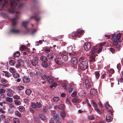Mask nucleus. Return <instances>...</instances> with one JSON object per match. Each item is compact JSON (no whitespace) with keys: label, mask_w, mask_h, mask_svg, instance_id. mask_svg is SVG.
Returning <instances> with one entry per match:
<instances>
[{"label":"nucleus","mask_w":123,"mask_h":123,"mask_svg":"<svg viewBox=\"0 0 123 123\" xmlns=\"http://www.w3.org/2000/svg\"><path fill=\"white\" fill-rule=\"evenodd\" d=\"M19 110L20 111H23L24 110V107L22 106H20L19 107Z\"/></svg>","instance_id":"54"},{"label":"nucleus","mask_w":123,"mask_h":123,"mask_svg":"<svg viewBox=\"0 0 123 123\" xmlns=\"http://www.w3.org/2000/svg\"><path fill=\"white\" fill-rule=\"evenodd\" d=\"M98 48L97 47H94L91 50L92 53L94 54L97 52V49Z\"/></svg>","instance_id":"16"},{"label":"nucleus","mask_w":123,"mask_h":123,"mask_svg":"<svg viewBox=\"0 0 123 123\" xmlns=\"http://www.w3.org/2000/svg\"><path fill=\"white\" fill-rule=\"evenodd\" d=\"M89 119L91 120H94L95 119L94 116L93 115H92L89 116Z\"/></svg>","instance_id":"58"},{"label":"nucleus","mask_w":123,"mask_h":123,"mask_svg":"<svg viewBox=\"0 0 123 123\" xmlns=\"http://www.w3.org/2000/svg\"><path fill=\"white\" fill-rule=\"evenodd\" d=\"M1 1H3V3L2 4V5L3 6H6L8 2L7 0H0V2Z\"/></svg>","instance_id":"32"},{"label":"nucleus","mask_w":123,"mask_h":123,"mask_svg":"<svg viewBox=\"0 0 123 123\" xmlns=\"http://www.w3.org/2000/svg\"><path fill=\"white\" fill-rule=\"evenodd\" d=\"M31 62L33 66H35L37 65L38 63L37 57H35L33 59L31 60Z\"/></svg>","instance_id":"7"},{"label":"nucleus","mask_w":123,"mask_h":123,"mask_svg":"<svg viewBox=\"0 0 123 123\" xmlns=\"http://www.w3.org/2000/svg\"><path fill=\"white\" fill-rule=\"evenodd\" d=\"M28 75L31 77H33L34 76H35L34 72L30 71V72H28Z\"/></svg>","instance_id":"41"},{"label":"nucleus","mask_w":123,"mask_h":123,"mask_svg":"<svg viewBox=\"0 0 123 123\" xmlns=\"http://www.w3.org/2000/svg\"><path fill=\"white\" fill-rule=\"evenodd\" d=\"M79 100L76 98H74L72 100V101L74 103H77L79 102Z\"/></svg>","instance_id":"39"},{"label":"nucleus","mask_w":123,"mask_h":123,"mask_svg":"<svg viewBox=\"0 0 123 123\" xmlns=\"http://www.w3.org/2000/svg\"><path fill=\"white\" fill-rule=\"evenodd\" d=\"M83 32V30H79L74 33V35L75 36L78 37H80V36L82 35Z\"/></svg>","instance_id":"8"},{"label":"nucleus","mask_w":123,"mask_h":123,"mask_svg":"<svg viewBox=\"0 0 123 123\" xmlns=\"http://www.w3.org/2000/svg\"><path fill=\"white\" fill-rule=\"evenodd\" d=\"M40 59L43 62L46 61L47 60V58L44 56H42L40 58Z\"/></svg>","instance_id":"31"},{"label":"nucleus","mask_w":123,"mask_h":123,"mask_svg":"<svg viewBox=\"0 0 123 123\" xmlns=\"http://www.w3.org/2000/svg\"><path fill=\"white\" fill-rule=\"evenodd\" d=\"M34 73L35 76L36 75L38 76L40 74L39 71L37 69H36L34 72Z\"/></svg>","instance_id":"19"},{"label":"nucleus","mask_w":123,"mask_h":123,"mask_svg":"<svg viewBox=\"0 0 123 123\" xmlns=\"http://www.w3.org/2000/svg\"><path fill=\"white\" fill-rule=\"evenodd\" d=\"M13 121L14 123H19V121L17 118H14L13 119Z\"/></svg>","instance_id":"44"},{"label":"nucleus","mask_w":123,"mask_h":123,"mask_svg":"<svg viewBox=\"0 0 123 123\" xmlns=\"http://www.w3.org/2000/svg\"><path fill=\"white\" fill-rule=\"evenodd\" d=\"M54 54L52 53L49 54L47 56V58L48 59H52L53 58Z\"/></svg>","instance_id":"26"},{"label":"nucleus","mask_w":123,"mask_h":123,"mask_svg":"<svg viewBox=\"0 0 123 123\" xmlns=\"http://www.w3.org/2000/svg\"><path fill=\"white\" fill-rule=\"evenodd\" d=\"M29 22L28 21H23L22 24V25L24 27H26L27 25Z\"/></svg>","instance_id":"27"},{"label":"nucleus","mask_w":123,"mask_h":123,"mask_svg":"<svg viewBox=\"0 0 123 123\" xmlns=\"http://www.w3.org/2000/svg\"><path fill=\"white\" fill-rule=\"evenodd\" d=\"M6 80L4 79H2L1 80V82L3 84L6 83Z\"/></svg>","instance_id":"61"},{"label":"nucleus","mask_w":123,"mask_h":123,"mask_svg":"<svg viewBox=\"0 0 123 123\" xmlns=\"http://www.w3.org/2000/svg\"><path fill=\"white\" fill-rule=\"evenodd\" d=\"M105 106L106 107V108L110 111V113H111L112 114L111 111H112V110L111 109V107L110 106V105L109 104V103L107 102L106 104L105 105Z\"/></svg>","instance_id":"17"},{"label":"nucleus","mask_w":123,"mask_h":123,"mask_svg":"<svg viewBox=\"0 0 123 123\" xmlns=\"http://www.w3.org/2000/svg\"><path fill=\"white\" fill-rule=\"evenodd\" d=\"M51 108V106L49 105L44 106L42 110V112L43 114H46L48 112V110L50 109Z\"/></svg>","instance_id":"2"},{"label":"nucleus","mask_w":123,"mask_h":123,"mask_svg":"<svg viewBox=\"0 0 123 123\" xmlns=\"http://www.w3.org/2000/svg\"><path fill=\"white\" fill-rule=\"evenodd\" d=\"M52 47L51 46L49 48L48 47H45V51L46 53H48L50 52V49H51Z\"/></svg>","instance_id":"25"},{"label":"nucleus","mask_w":123,"mask_h":123,"mask_svg":"<svg viewBox=\"0 0 123 123\" xmlns=\"http://www.w3.org/2000/svg\"><path fill=\"white\" fill-rule=\"evenodd\" d=\"M69 87H70V88L68 89L69 92V93L71 92L73 90V85H69Z\"/></svg>","instance_id":"38"},{"label":"nucleus","mask_w":123,"mask_h":123,"mask_svg":"<svg viewBox=\"0 0 123 123\" xmlns=\"http://www.w3.org/2000/svg\"><path fill=\"white\" fill-rule=\"evenodd\" d=\"M70 100L69 98H68L66 99V103L67 104H71V103L70 102Z\"/></svg>","instance_id":"59"},{"label":"nucleus","mask_w":123,"mask_h":123,"mask_svg":"<svg viewBox=\"0 0 123 123\" xmlns=\"http://www.w3.org/2000/svg\"><path fill=\"white\" fill-rule=\"evenodd\" d=\"M24 65V62L21 60L18 61L17 63L16 64V67L17 68H19Z\"/></svg>","instance_id":"6"},{"label":"nucleus","mask_w":123,"mask_h":123,"mask_svg":"<svg viewBox=\"0 0 123 123\" xmlns=\"http://www.w3.org/2000/svg\"><path fill=\"white\" fill-rule=\"evenodd\" d=\"M31 90L29 89H26L25 91V93L27 95H29L31 93Z\"/></svg>","instance_id":"34"},{"label":"nucleus","mask_w":123,"mask_h":123,"mask_svg":"<svg viewBox=\"0 0 123 123\" xmlns=\"http://www.w3.org/2000/svg\"><path fill=\"white\" fill-rule=\"evenodd\" d=\"M53 118L54 120H55L56 122V123L57 122H59L58 121L59 119L58 115L57 114H55L53 116Z\"/></svg>","instance_id":"28"},{"label":"nucleus","mask_w":123,"mask_h":123,"mask_svg":"<svg viewBox=\"0 0 123 123\" xmlns=\"http://www.w3.org/2000/svg\"><path fill=\"white\" fill-rule=\"evenodd\" d=\"M55 62L58 64L61 65L62 63V59L60 58H56L55 60Z\"/></svg>","instance_id":"10"},{"label":"nucleus","mask_w":123,"mask_h":123,"mask_svg":"<svg viewBox=\"0 0 123 123\" xmlns=\"http://www.w3.org/2000/svg\"><path fill=\"white\" fill-rule=\"evenodd\" d=\"M15 62L14 61L12 60L9 61V64L11 65H13L15 64Z\"/></svg>","instance_id":"47"},{"label":"nucleus","mask_w":123,"mask_h":123,"mask_svg":"<svg viewBox=\"0 0 123 123\" xmlns=\"http://www.w3.org/2000/svg\"><path fill=\"white\" fill-rule=\"evenodd\" d=\"M13 98L15 99H18L20 98V97L17 95H15L13 96Z\"/></svg>","instance_id":"62"},{"label":"nucleus","mask_w":123,"mask_h":123,"mask_svg":"<svg viewBox=\"0 0 123 123\" xmlns=\"http://www.w3.org/2000/svg\"><path fill=\"white\" fill-rule=\"evenodd\" d=\"M5 92V91L4 89H0V93L3 94Z\"/></svg>","instance_id":"64"},{"label":"nucleus","mask_w":123,"mask_h":123,"mask_svg":"<svg viewBox=\"0 0 123 123\" xmlns=\"http://www.w3.org/2000/svg\"><path fill=\"white\" fill-rule=\"evenodd\" d=\"M14 77L17 78L19 77V75L18 73H15L14 74H13Z\"/></svg>","instance_id":"52"},{"label":"nucleus","mask_w":123,"mask_h":123,"mask_svg":"<svg viewBox=\"0 0 123 123\" xmlns=\"http://www.w3.org/2000/svg\"><path fill=\"white\" fill-rule=\"evenodd\" d=\"M67 83H64L62 84V86L65 90H67L68 87L67 86Z\"/></svg>","instance_id":"30"},{"label":"nucleus","mask_w":123,"mask_h":123,"mask_svg":"<svg viewBox=\"0 0 123 123\" xmlns=\"http://www.w3.org/2000/svg\"><path fill=\"white\" fill-rule=\"evenodd\" d=\"M66 116V113L64 111H62L61 113V117L63 118H64Z\"/></svg>","instance_id":"37"},{"label":"nucleus","mask_w":123,"mask_h":123,"mask_svg":"<svg viewBox=\"0 0 123 123\" xmlns=\"http://www.w3.org/2000/svg\"><path fill=\"white\" fill-rule=\"evenodd\" d=\"M26 47L23 45H22L20 47V50H22L25 49Z\"/></svg>","instance_id":"55"},{"label":"nucleus","mask_w":123,"mask_h":123,"mask_svg":"<svg viewBox=\"0 0 123 123\" xmlns=\"http://www.w3.org/2000/svg\"><path fill=\"white\" fill-rule=\"evenodd\" d=\"M91 104L94 107L95 110L98 113L100 114L101 112L98 109L97 107V105L92 100L91 101Z\"/></svg>","instance_id":"4"},{"label":"nucleus","mask_w":123,"mask_h":123,"mask_svg":"<svg viewBox=\"0 0 123 123\" xmlns=\"http://www.w3.org/2000/svg\"><path fill=\"white\" fill-rule=\"evenodd\" d=\"M20 53L19 52L17 51L14 53L13 56L15 57H16L19 56L20 55Z\"/></svg>","instance_id":"45"},{"label":"nucleus","mask_w":123,"mask_h":123,"mask_svg":"<svg viewBox=\"0 0 123 123\" xmlns=\"http://www.w3.org/2000/svg\"><path fill=\"white\" fill-rule=\"evenodd\" d=\"M91 94L92 95H95L97 94L96 91L94 89H92L90 91Z\"/></svg>","instance_id":"22"},{"label":"nucleus","mask_w":123,"mask_h":123,"mask_svg":"<svg viewBox=\"0 0 123 123\" xmlns=\"http://www.w3.org/2000/svg\"><path fill=\"white\" fill-rule=\"evenodd\" d=\"M85 84L87 88H89L91 86V83L88 79H86L85 80Z\"/></svg>","instance_id":"18"},{"label":"nucleus","mask_w":123,"mask_h":123,"mask_svg":"<svg viewBox=\"0 0 123 123\" xmlns=\"http://www.w3.org/2000/svg\"><path fill=\"white\" fill-rule=\"evenodd\" d=\"M9 70L10 72L12 73H14L16 72L15 69L13 68H10Z\"/></svg>","instance_id":"33"},{"label":"nucleus","mask_w":123,"mask_h":123,"mask_svg":"<svg viewBox=\"0 0 123 123\" xmlns=\"http://www.w3.org/2000/svg\"><path fill=\"white\" fill-rule=\"evenodd\" d=\"M60 99L58 97H55L53 98V100L55 102H57Z\"/></svg>","instance_id":"42"},{"label":"nucleus","mask_w":123,"mask_h":123,"mask_svg":"<svg viewBox=\"0 0 123 123\" xmlns=\"http://www.w3.org/2000/svg\"><path fill=\"white\" fill-rule=\"evenodd\" d=\"M91 46V44L90 43H86L84 46L85 50L86 51H88L90 49Z\"/></svg>","instance_id":"5"},{"label":"nucleus","mask_w":123,"mask_h":123,"mask_svg":"<svg viewBox=\"0 0 123 123\" xmlns=\"http://www.w3.org/2000/svg\"><path fill=\"white\" fill-rule=\"evenodd\" d=\"M62 59L64 60V61H66L68 59V57L67 55L62 54Z\"/></svg>","instance_id":"21"},{"label":"nucleus","mask_w":123,"mask_h":123,"mask_svg":"<svg viewBox=\"0 0 123 123\" xmlns=\"http://www.w3.org/2000/svg\"><path fill=\"white\" fill-rule=\"evenodd\" d=\"M95 55H92L90 56V59L91 61H93L95 60Z\"/></svg>","instance_id":"46"},{"label":"nucleus","mask_w":123,"mask_h":123,"mask_svg":"<svg viewBox=\"0 0 123 123\" xmlns=\"http://www.w3.org/2000/svg\"><path fill=\"white\" fill-rule=\"evenodd\" d=\"M23 80L25 83H27L30 81V79L27 77H23Z\"/></svg>","instance_id":"12"},{"label":"nucleus","mask_w":123,"mask_h":123,"mask_svg":"<svg viewBox=\"0 0 123 123\" xmlns=\"http://www.w3.org/2000/svg\"><path fill=\"white\" fill-rule=\"evenodd\" d=\"M47 81L49 84H51L53 81V80L52 78L49 75L47 76Z\"/></svg>","instance_id":"11"},{"label":"nucleus","mask_w":123,"mask_h":123,"mask_svg":"<svg viewBox=\"0 0 123 123\" xmlns=\"http://www.w3.org/2000/svg\"><path fill=\"white\" fill-rule=\"evenodd\" d=\"M96 78V79H98L100 76V74L98 71H96L95 73Z\"/></svg>","instance_id":"40"},{"label":"nucleus","mask_w":123,"mask_h":123,"mask_svg":"<svg viewBox=\"0 0 123 123\" xmlns=\"http://www.w3.org/2000/svg\"><path fill=\"white\" fill-rule=\"evenodd\" d=\"M15 114L19 117H20L21 116V114L18 111H15Z\"/></svg>","instance_id":"57"},{"label":"nucleus","mask_w":123,"mask_h":123,"mask_svg":"<svg viewBox=\"0 0 123 123\" xmlns=\"http://www.w3.org/2000/svg\"><path fill=\"white\" fill-rule=\"evenodd\" d=\"M17 18H12L11 20L12 25L13 26H15L16 25L17 23Z\"/></svg>","instance_id":"14"},{"label":"nucleus","mask_w":123,"mask_h":123,"mask_svg":"<svg viewBox=\"0 0 123 123\" xmlns=\"http://www.w3.org/2000/svg\"><path fill=\"white\" fill-rule=\"evenodd\" d=\"M80 69L82 70H84L87 69L88 66V62L87 61H84L80 62L79 65Z\"/></svg>","instance_id":"1"},{"label":"nucleus","mask_w":123,"mask_h":123,"mask_svg":"<svg viewBox=\"0 0 123 123\" xmlns=\"http://www.w3.org/2000/svg\"><path fill=\"white\" fill-rule=\"evenodd\" d=\"M24 88V87L22 86H19L17 87V89L18 90H21Z\"/></svg>","instance_id":"56"},{"label":"nucleus","mask_w":123,"mask_h":123,"mask_svg":"<svg viewBox=\"0 0 123 123\" xmlns=\"http://www.w3.org/2000/svg\"><path fill=\"white\" fill-rule=\"evenodd\" d=\"M119 41L118 40L116 39L115 41L113 42V45L114 46H117L118 45V43Z\"/></svg>","instance_id":"36"},{"label":"nucleus","mask_w":123,"mask_h":123,"mask_svg":"<svg viewBox=\"0 0 123 123\" xmlns=\"http://www.w3.org/2000/svg\"><path fill=\"white\" fill-rule=\"evenodd\" d=\"M40 117L42 120H44L46 119V118L45 116L44 115H41L40 116Z\"/></svg>","instance_id":"53"},{"label":"nucleus","mask_w":123,"mask_h":123,"mask_svg":"<svg viewBox=\"0 0 123 123\" xmlns=\"http://www.w3.org/2000/svg\"><path fill=\"white\" fill-rule=\"evenodd\" d=\"M112 118L110 117L109 115H106L105 119L106 121L108 122H110L111 121Z\"/></svg>","instance_id":"13"},{"label":"nucleus","mask_w":123,"mask_h":123,"mask_svg":"<svg viewBox=\"0 0 123 123\" xmlns=\"http://www.w3.org/2000/svg\"><path fill=\"white\" fill-rule=\"evenodd\" d=\"M10 32L12 33L17 34L19 33V31L18 30H16L15 29H13L10 30Z\"/></svg>","instance_id":"20"},{"label":"nucleus","mask_w":123,"mask_h":123,"mask_svg":"<svg viewBox=\"0 0 123 123\" xmlns=\"http://www.w3.org/2000/svg\"><path fill=\"white\" fill-rule=\"evenodd\" d=\"M12 91L10 89L8 90L7 91V95L9 97H12Z\"/></svg>","instance_id":"23"},{"label":"nucleus","mask_w":123,"mask_h":123,"mask_svg":"<svg viewBox=\"0 0 123 123\" xmlns=\"http://www.w3.org/2000/svg\"><path fill=\"white\" fill-rule=\"evenodd\" d=\"M4 73L5 74V76L7 77H10L11 76V74L8 72L6 71H4Z\"/></svg>","instance_id":"43"},{"label":"nucleus","mask_w":123,"mask_h":123,"mask_svg":"<svg viewBox=\"0 0 123 123\" xmlns=\"http://www.w3.org/2000/svg\"><path fill=\"white\" fill-rule=\"evenodd\" d=\"M31 107L35 109L37 107V105L36 104L34 103H32L31 105Z\"/></svg>","instance_id":"49"},{"label":"nucleus","mask_w":123,"mask_h":123,"mask_svg":"<svg viewBox=\"0 0 123 123\" xmlns=\"http://www.w3.org/2000/svg\"><path fill=\"white\" fill-rule=\"evenodd\" d=\"M121 37V34H117L116 37H114L113 35V37L111 38L112 40H114L115 39V37L116 38V39L118 40L119 41V40L120 38Z\"/></svg>","instance_id":"15"},{"label":"nucleus","mask_w":123,"mask_h":123,"mask_svg":"<svg viewBox=\"0 0 123 123\" xmlns=\"http://www.w3.org/2000/svg\"><path fill=\"white\" fill-rule=\"evenodd\" d=\"M77 93L76 92H73L71 95V96L73 97H74L76 96V95Z\"/></svg>","instance_id":"63"},{"label":"nucleus","mask_w":123,"mask_h":123,"mask_svg":"<svg viewBox=\"0 0 123 123\" xmlns=\"http://www.w3.org/2000/svg\"><path fill=\"white\" fill-rule=\"evenodd\" d=\"M73 47L71 45L68 46L67 49V52H70L72 51V49Z\"/></svg>","instance_id":"29"},{"label":"nucleus","mask_w":123,"mask_h":123,"mask_svg":"<svg viewBox=\"0 0 123 123\" xmlns=\"http://www.w3.org/2000/svg\"><path fill=\"white\" fill-rule=\"evenodd\" d=\"M42 66L44 68H46L48 66V63L45 62H43L41 63Z\"/></svg>","instance_id":"24"},{"label":"nucleus","mask_w":123,"mask_h":123,"mask_svg":"<svg viewBox=\"0 0 123 123\" xmlns=\"http://www.w3.org/2000/svg\"><path fill=\"white\" fill-rule=\"evenodd\" d=\"M71 63L74 66H76L78 62V60L76 57H73L71 60Z\"/></svg>","instance_id":"9"},{"label":"nucleus","mask_w":123,"mask_h":123,"mask_svg":"<svg viewBox=\"0 0 123 123\" xmlns=\"http://www.w3.org/2000/svg\"><path fill=\"white\" fill-rule=\"evenodd\" d=\"M16 105H19L21 104L20 101L18 100H16L14 101Z\"/></svg>","instance_id":"48"},{"label":"nucleus","mask_w":123,"mask_h":123,"mask_svg":"<svg viewBox=\"0 0 123 123\" xmlns=\"http://www.w3.org/2000/svg\"><path fill=\"white\" fill-rule=\"evenodd\" d=\"M1 14L2 16L4 18L7 17L8 15V14L6 13H1Z\"/></svg>","instance_id":"50"},{"label":"nucleus","mask_w":123,"mask_h":123,"mask_svg":"<svg viewBox=\"0 0 123 123\" xmlns=\"http://www.w3.org/2000/svg\"><path fill=\"white\" fill-rule=\"evenodd\" d=\"M84 61H85V58L84 57H81L79 58V62H84Z\"/></svg>","instance_id":"51"},{"label":"nucleus","mask_w":123,"mask_h":123,"mask_svg":"<svg viewBox=\"0 0 123 123\" xmlns=\"http://www.w3.org/2000/svg\"><path fill=\"white\" fill-rule=\"evenodd\" d=\"M6 101L9 102L11 103L12 101V99L11 98L7 97L6 98Z\"/></svg>","instance_id":"35"},{"label":"nucleus","mask_w":123,"mask_h":123,"mask_svg":"<svg viewBox=\"0 0 123 123\" xmlns=\"http://www.w3.org/2000/svg\"><path fill=\"white\" fill-rule=\"evenodd\" d=\"M37 107L38 108H40L42 106V105L40 103H37L36 104Z\"/></svg>","instance_id":"60"},{"label":"nucleus","mask_w":123,"mask_h":123,"mask_svg":"<svg viewBox=\"0 0 123 123\" xmlns=\"http://www.w3.org/2000/svg\"><path fill=\"white\" fill-rule=\"evenodd\" d=\"M18 0H11L10 1V3L11 8H14L17 4V2Z\"/></svg>","instance_id":"3"}]
</instances>
